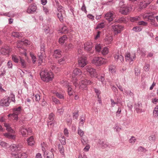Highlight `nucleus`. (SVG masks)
<instances>
[{
	"label": "nucleus",
	"mask_w": 158,
	"mask_h": 158,
	"mask_svg": "<svg viewBox=\"0 0 158 158\" xmlns=\"http://www.w3.org/2000/svg\"><path fill=\"white\" fill-rule=\"evenodd\" d=\"M7 98H9V99H10L12 101L14 102H15V95L12 93H11L9 97H7Z\"/></svg>",
	"instance_id": "37998d69"
},
{
	"label": "nucleus",
	"mask_w": 158,
	"mask_h": 158,
	"mask_svg": "<svg viewBox=\"0 0 158 158\" xmlns=\"http://www.w3.org/2000/svg\"><path fill=\"white\" fill-rule=\"evenodd\" d=\"M27 141L29 145L32 146L35 143L33 137L31 136L27 139Z\"/></svg>",
	"instance_id": "393cba45"
},
{
	"label": "nucleus",
	"mask_w": 158,
	"mask_h": 158,
	"mask_svg": "<svg viewBox=\"0 0 158 158\" xmlns=\"http://www.w3.org/2000/svg\"><path fill=\"white\" fill-rule=\"evenodd\" d=\"M105 24L104 23H101L98 24L96 27V29L102 28L104 27Z\"/></svg>",
	"instance_id": "6e6d98bb"
},
{
	"label": "nucleus",
	"mask_w": 158,
	"mask_h": 158,
	"mask_svg": "<svg viewBox=\"0 0 158 158\" xmlns=\"http://www.w3.org/2000/svg\"><path fill=\"white\" fill-rule=\"evenodd\" d=\"M12 59L13 61L15 63H18L19 61V58L16 56L13 55L12 56Z\"/></svg>",
	"instance_id": "4d7b16f0"
},
{
	"label": "nucleus",
	"mask_w": 158,
	"mask_h": 158,
	"mask_svg": "<svg viewBox=\"0 0 158 158\" xmlns=\"http://www.w3.org/2000/svg\"><path fill=\"white\" fill-rule=\"evenodd\" d=\"M61 55V51L59 49H56L54 51L53 56L56 58L60 57Z\"/></svg>",
	"instance_id": "412c9836"
},
{
	"label": "nucleus",
	"mask_w": 158,
	"mask_h": 158,
	"mask_svg": "<svg viewBox=\"0 0 158 158\" xmlns=\"http://www.w3.org/2000/svg\"><path fill=\"white\" fill-rule=\"evenodd\" d=\"M55 95L58 98L60 99L64 98V96L63 94H60L58 92H56L55 94Z\"/></svg>",
	"instance_id": "680f3d73"
},
{
	"label": "nucleus",
	"mask_w": 158,
	"mask_h": 158,
	"mask_svg": "<svg viewBox=\"0 0 158 158\" xmlns=\"http://www.w3.org/2000/svg\"><path fill=\"white\" fill-rule=\"evenodd\" d=\"M0 145L2 147L6 148L9 146V145L8 144L3 141H1L0 142Z\"/></svg>",
	"instance_id": "ea45409f"
},
{
	"label": "nucleus",
	"mask_w": 158,
	"mask_h": 158,
	"mask_svg": "<svg viewBox=\"0 0 158 158\" xmlns=\"http://www.w3.org/2000/svg\"><path fill=\"white\" fill-rule=\"evenodd\" d=\"M148 20L151 22V24L152 25H154L155 26H157V24L156 23L155 18H151L150 17V18H149Z\"/></svg>",
	"instance_id": "58836bf2"
},
{
	"label": "nucleus",
	"mask_w": 158,
	"mask_h": 158,
	"mask_svg": "<svg viewBox=\"0 0 158 158\" xmlns=\"http://www.w3.org/2000/svg\"><path fill=\"white\" fill-rule=\"evenodd\" d=\"M57 10L58 12H61L63 13L65 11L64 10L63 7L61 5H58L57 7Z\"/></svg>",
	"instance_id": "09e8293b"
},
{
	"label": "nucleus",
	"mask_w": 158,
	"mask_h": 158,
	"mask_svg": "<svg viewBox=\"0 0 158 158\" xmlns=\"http://www.w3.org/2000/svg\"><path fill=\"white\" fill-rule=\"evenodd\" d=\"M125 92L128 95H129L131 97L134 96L133 93L131 91V90H125Z\"/></svg>",
	"instance_id": "864d4df0"
},
{
	"label": "nucleus",
	"mask_w": 158,
	"mask_h": 158,
	"mask_svg": "<svg viewBox=\"0 0 158 158\" xmlns=\"http://www.w3.org/2000/svg\"><path fill=\"white\" fill-rule=\"evenodd\" d=\"M114 56L115 60L119 62H122L123 61V56L119 54L118 52L114 54Z\"/></svg>",
	"instance_id": "f3484780"
},
{
	"label": "nucleus",
	"mask_w": 158,
	"mask_h": 158,
	"mask_svg": "<svg viewBox=\"0 0 158 158\" xmlns=\"http://www.w3.org/2000/svg\"><path fill=\"white\" fill-rule=\"evenodd\" d=\"M86 70L92 77H98V73L96 70L90 66H86Z\"/></svg>",
	"instance_id": "423d86ee"
},
{
	"label": "nucleus",
	"mask_w": 158,
	"mask_h": 158,
	"mask_svg": "<svg viewBox=\"0 0 158 158\" xmlns=\"http://www.w3.org/2000/svg\"><path fill=\"white\" fill-rule=\"evenodd\" d=\"M13 158H21L22 153H18L17 152H13L11 154Z\"/></svg>",
	"instance_id": "c85d7f7f"
},
{
	"label": "nucleus",
	"mask_w": 158,
	"mask_h": 158,
	"mask_svg": "<svg viewBox=\"0 0 158 158\" xmlns=\"http://www.w3.org/2000/svg\"><path fill=\"white\" fill-rule=\"evenodd\" d=\"M95 48L96 51L100 52L101 49V45L100 44H97L95 46Z\"/></svg>",
	"instance_id": "bf43d9fd"
},
{
	"label": "nucleus",
	"mask_w": 158,
	"mask_h": 158,
	"mask_svg": "<svg viewBox=\"0 0 158 158\" xmlns=\"http://www.w3.org/2000/svg\"><path fill=\"white\" fill-rule=\"evenodd\" d=\"M130 21L132 22H135L136 21L141 20V17L140 16H136L135 17H130L129 18Z\"/></svg>",
	"instance_id": "7c9ffc66"
},
{
	"label": "nucleus",
	"mask_w": 158,
	"mask_h": 158,
	"mask_svg": "<svg viewBox=\"0 0 158 158\" xmlns=\"http://www.w3.org/2000/svg\"><path fill=\"white\" fill-rule=\"evenodd\" d=\"M85 117L83 116V115L81 116V118H80V121L79 123V126H83L84 124V123L85 122Z\"/></svg>",
	"instance_id": "79ce46f5"
},
{
	"label": "nucleus",
	"mask_w": 158,
	"mask_h": 158,
	"mask_svg": "<svg viewBox=\"0 0 158 158\" xmlns=\"http://www.w3.org/2000/svg\"><path fill=\"white\" fill-rule=\"evenodd\" d=\"M87 64L86 58L84 56L81 57L78 60V64L80 66L83 67Z\"/></svg>",
	"instance_id": "2eb2a0df"
},
{
	"label": "nucleus",
	"mask_w": 158,
	"mask_h": 158,
	"mask_svg": "<svg viewBox=\"0 0 158 158\" xmlns=\"http://www.w3.org/2000/svg\"><path fill=\"white\" fill-rule=\"evenodd\" d=\"M138 152H145L147 150L145 148H144L143 147H142V146H140L139 147L138 149Z\"/></svg>",
	"instance_id": "49530a36"
},
{
	"label": "nucleus",
	"mask_w": 158,
	"mask_h": 158,
	"mask_svg": "<svg viewBox=\"0 0 158 158\" xmlns=\"http://www.w3.org/2000/svg\"><path fill=\"white\" fill-rule=\"evenodd\" d=\"M77 133L81 137H83L84 135V131L79 127H78V129Z\"/></svg>",
	"instance_id": "e433bc0d"
},
{
	"label": "nucleus",
	"mask_w": 158,
	"mask_h": 158,
	"mask_svg": "<svg viewBox=\"0 0 158 158\" xmlns=\"http://www.w3.org/2000/svg\"><path fill=\"white\" fill-rule=\"evenodd\" d=\"M20 131L22 135L24 136H27V135L31 133L32 132L31 128H28L27 129L23 127H20Z\"/></svg>",
	"instance_id": "9d476101"
},
{
	"label": "nucleus",
	"mask_w": 158,
	"mask_h": 158,
	"mask_svg": "<svg viewBox=\"0 0 158 158\" xmlns=\"http://www.w3.org/2000/svg\"><path fill=\"white\" fill-rule=\"evenodd\" d=\"M81 73L82 72L81 70L78 68H76L73 70V73L72 74V77L73 78L72 80V81L75 87H76L78 85V83L77 79L73 78V77L77 75H80L81 74Z\"/></svg>",
	"instance_id": "20e7f679"
},
{
	"label": "nucleus",
	"mask_w": 158,
	"mask_h": 158,
	"mask_svg": "<svg viewBox=\"0 0 158 158\" xmlns=\"http://www.w3.org/2000/svg\"><path fill=\"white\" fill-rule=\"evenodd\" d=\"M131 10L132 8L131 7L126 6L118 9L119 12L124 15L128 14Z\"/></svg>",
	"instance_id": "6e6552de"
},
{
	"label": "nucleus",
	"mask_w": 158,
	"mask_h": 158,
	"mask_svg": "<svg viewBox=\"0 0 158 158\" xmlns=\"http://www.w3.org/2000/svg\"><path fill=\"white\" fill-rule=\"evenodd\" d=\"M67 88L69 94L70 96L72 95L73 92L71 86L69 85H68L67 86Z\"/></svg>",
	"instance_id": "a18cd8bd"
},
{
	"label": "nucleus",
	"mask_w": 158,
	"mask_h": 158,
	"mask_svg": "<svg viewBox=\"0 0 158 158\" xmlns=\"http://www.w3.org/2000/svg\"><path fill=\"white\" fill-rule=\"evenodd\" d=\"M12 36L14 37L19 38L22 37L23 35L21 33H19L17 32H13L12 33Z\"/></svg>",
	"instance_id": "f704fd0d"
},
{
	"label": "nucleus",
	"mask_w": 158,
	"mask_h": 158,
	"mask_svg": "<svg viewBox=\"0 0 158 158\" xmlns=\"http://www.w3.org/2000/svg\"><path fill=\"white\" fill-rule=\"evenodd\" d=\"M98 144H99L100 147L103 149L105 148L108 147H110L109 144L102 140H99Z\"/></svg>",
	"instance_id": "b1692460"
},
{
	"label": "nucleus",
	"mask_w": 158,
	"mask_h": 158,
	"mask_svg": "<svg viewBox=\"0 0 158 158\" xmlns=\"http://www.w3.org/2000/svg\"><path fill=\"white\" fill-rule=\"evenodd\" d=\"M34 97L35 98V101L37 102L39 101L40 99V96L39 94L35 95L34 97H33V98H34Z\"/></svg>",
	"instance_id": "338daca9"
},
{
	"label": "nucleus",
	"mask_w": 158,
	"mask_h": 158,
	"mask_svg": "<svg viewBox=\"0 0 158 158\" xmlns=\"http://www.w3.org/2000/svg\"><path fill=\"white\" fill-rule=\"evenodd\" d=\"M52 101L53 102L55 103L56 104H58L60 103V102L56 98L54 97H52Z\"/></svg>",
	"instance_id": "69168bd1"
},
{
	"label": "nucleus",
	"mask_w": 158,
	"mask_h": 158,
	"mask_svg": "<svg viewBox=\"0 0 158 158\" xmlns=\"http://www.w3.org/2000/svg\"><path fill=\"white\" fill-rule=\"evenodd\" d=\"M125 57L126 61L130 63L135 60V54H130L129 53L127 52L126 53Z\"/></svg>",
	"instance_id": "1a4fd4ad"
},
{
	"label": "nucleus",
	"mask_w": 158,
	"mask_h": 158,
	"mask_svg": "<svg viewBox=\"0 0 158 158\" xmlns=\"http://www.w3.org/2000/svg\"><path fill=\"white\" fill-rule=\"evenodd\" d=\"M44 156L45 158H54V154L52 152H44Z\"/></svg>",
	"instance_id": "4be33fe9"
},
{
	"label": "nucleus",
	"mask_w": 158,
	"mask_h": 158,
	"mask_svg": "<svg viewBox=\"0 0 158 158\" xmlns=\"http://www.w3.org/2000/svg\"><path fill=\"white\" fill-rule=\"evenodd\" d=\"M19 58L20 63H21L22 67L23 68H26L27 65L24 60L19 56Z\"/></svg>",
	"instance_id": "2f4dec72"
},
{
	"label": "nucleus",
	"mask_w": 158,
	"mask_h": 158,
	"mask_svg": "<svg viewBox=\"0 0 158 158\" xmlns=\"http://www.w3.org/2000/svg\"><path fill=\"white\" fill-rule=\"evenodd\" d=\"M4 124V126L6 127V130L8 131L11 132L12 133H15V131L11 128L9 124L6 123Z\"/></svg>",
	"instance_id": "cd10ccee"
},
{
	"label": "nucleus",
	"mask_w": 158,
	"mask_h": 158,
	"mask_svg": "<svg viewBox=\"0 0 158 158\" xmlns=\"http://www.w3.org/2000/svg\"><path fill=\"white\" fill-rule=\"evenodd\" d=\"M156 137L155 135H152L149 137V139L151 142H154L155 141Z\"/></svg>",
	"instance_id": "13d9d810"
},
{
	"label": "nucleus",
	"mask_w": 158,
	"mask_h": 158,
	"mask_svg": "<svg viewBox=\"0 0 158 158\" xmlns=\"http://www.w3.org/2000/svg\"><path fill=\"white\" fill-rule=\"evenodd\" d=\"M124 2L123 0H121L120 2L119 3V8H122V7L125 6H126V5L124 4Z\"/></svg>",
	"instance_id": "e2e57ef3"
},
{
	"label": "nucleus",
	"mask_w": 158,
	"mask_h": 158,
	"mask_svg": "<svg viewBox=\"0 0 158 158\" xmlns=\"http://www.w3.org/2000/svg\"><path fill=\"white\" fill-rule=\"evenodd\" d=\"M66 57L64 56L63 57V58L59 59L58 60V62L60 63V64H62L64 63L65 61L66 60Z\"/></svg>",
	"instance_id": "de8ad7c7"
},
{
	"label": "nucleus",
	"mask_w": 158,
	"mask_h": 158,
	"mask_svg": "<svg viewBox=\"0 0 158 158\" xmlns=\"http://www.w3.org/2000/svg\"><path fill=\"white\" fill-rule=\"evenodd\" d=\"M59 150L60 152L62 154H63L64 152V148L63 146H60L59 147Z\"/></svg>",
	"instance_id": "0e129e2a"
},
{
	"label": "nucleus",
	"mask_w": 158,
	"mask_h": 158,
	"mask_svg": "<svg viewBox=\"0 0 158 158\" xmlns=\"http://www.w3.org/2000/svg\"><path fill=\"white\" fill-rule=\"evenodd\" d=\"M54 114L53 113H51L49 114L48 119V122L53 121Z\"/></svg>",
	"instance_id": "c03bdc74"
},
{
	"label": "nucleus",
	"mask_w": 158,
	"mask_h": 158,
	"mask_svg": "<svg viewBox=\"0 0 158 158\" xmlns=\"http://www.w3.org/2000/svg\"><path fill=\"white\" fill-rule=\"evenodd\" d=\"M136 139L134 136H132L129 140L130 143L133 144L135 142Z\"/></svg>",
	"instance_id": "3c124183"
},
{
	"label": "nucleus",
	"mask_w": 158,
	"mask_h": 158,
	"mask_svg": "<svg viewBox=\"0 0 158 158\" xmlns=\"http://www.w3.org/2000/svg\"><path fill=\"white\" fill-rule=\"evenodd\" d=\"M138 24L139 25H142L143 26H147L148 24L147 22L143 21L139 22Z\"/></svg>",
	"instance_id": "052dcab7"
},
{
	"label": "nucleus",
	"mask_w": 158,
	"mask_h": 158,
	"mask_svg": "<svg viewBox=\"0 0 158 158\" xmlns=\"http://www.w3.org/2000/svg\"><path fill=\"white\" fill-rule=\"evenodd\" d=\"M153 114L154 117L156 118L158 116V106H156L154 108Z\"/></svg>",
	"instance_id": "473e14b6"
},
{
	"label": "nucleus",
	"mask_w": 158,
	"mask_h": 158,
	"mask_svg": "<svg viewBox=\"0 0 158 158\" xmlns=\"http://www.w3.org/2000/svg\"><path fill=\"white\" fill-rule=\"evenodd\" d=\"M109 71L110 73L114 74L116 72V67L114 65H111L109 66Z\"/></svg>",
	"instance_id": "a878e982"
},
{
	"label": "nucleus",
	"mask_w": 158,
	"mask_h": 158,
	"mask_svg": "<svg viewBox=\"0 0 158 158\" xmlns=\"http://www.w3.org/2000/svg\"><path fill=\"white\" fill-rule=\"evenodd\" d=\"M113 40V38L111 36H106L104 39V43L106 45L111 43Z\"/></svg>",
	"instance_id": "5701e85b"
},
{
	"label": "nucleus",
	"mask_w": 158,
	"mask_h": 158,
	"mask_svg": "<svg viewBox=\"0 0 158 158\" xmlns=\"http://www.w3.org/2000/svg\"><path fill=\"white\" fill-rule=\"evenodd\" d=\"M30 44V42L27 40H25L23 41H21L19 42H18L17 44V47L18 48H21L22 46H21L23 44H24L26 45L29 44Z\"/></svg>",
	"instance_id": "bb28decb"
},
{
	"label": "nucleus",
	"mask_w": 158,
	"mask_h": 158,
	"mask_svg": "<svg viewBox=\"0 0 158 158\" xmlns=\"http://www.w3.org/2000/svg\"><path fill=\"white\" fill-rule=\"evenodd\" d=\"M55 123L54 121H49L48 122V126L50 128H52L54 127Z\"/></svg>",
	"instance_id": "603ef678"
},
{
	"label": "nucleus",
	"mask_w": 158,
	"mask_h": 158,
	"mask_svg": "<svg viewBox=\"0 0 158 158\" xmlns=\"http://www.w3.org/2000/svg\"><path fill=\"white\" fill-rule=\"evenodd\" d=\"M59 140L62 144L65 145V139L64 136L61 135L59 137Z\"/></svg>",
	"instance_id": "4c0bfd02"
},
{
	"label": "nucleus",
	"mask_w": 158,
	"mask_h": 158,
	"mask_svg": "<svg viewBox=\"0 0 158 158\" xmlns=\"http://www.w3.org/2000/svg\"><path fill=\"white\" fill-rule=\"evenodd\" d=\"M21 108L20 107L18 108H14L13 109L14 113L13 114H10L8 115V117L12 116L14 118V119L16 120L18 119V115L20 113Z\"/></svg>",
	"instance_id": "0eeeda50"
},
{
	"label": "nucleus",
	"mask_w": 158,
	"mask_h": 158,
	"mask_svg": "<svg viewBox=\"0 0 158 158\" xmlns=\"http://www.w3.org/2000/svg\"><path fill=\"white\" fill-rule=\"evenodd\" d=\"M142 30V28L140 27H135L133 28V31L135 32H139L141 31Z\"/></svg>",
	"instance_id": "8fccbe9b"
},
{
	"label": "nucleus",
	"mask_w": 158,
	"mask_h": 158,
	"mask_svg": "<svg viewBox=\"0 0 158 158\" xmlns=\"http://www.w3.org/2000/svg\"><path fill=\"white\" fill-rule=\"evenodd\" d=\"M10 102L9 98L5 97L0 100V104L2 106H7L9 105Z\"/></svg>",
	"instance_id": "4468645a"
},
{
	"label": "nucleus",
	"mask_w": 158,
	"mask_h": 158,
	"mask_svg": "<svg viewBox=\"0 0 158 158\" xmlns=\"http://www.w3.org/2000/svg\"><path fill=\"white\" fill-rule=\"evenodd\" d=\"M67 27L66 26H63L61 28V32L62 33H67Z\"/></svg>",
	"instance_id": "5fc2aeb1"
},
{
	"label": "nucleus",
	"mask_w": 158,
	"mask_h": 158,
	"mask_svg": "<svg viewBox=\"0 0 158 158\" xmlns=\"http://www.w3.org/2000/svg\"><path fill=\"white\" fill-rule=\"evenodd\" d=\"M109 52L108 49L107 47L104 48L102 51V54L103 55H106Z\"/></svg>",
	"instance_id": "a19ab883"
},
{
	"label": "nucleus",
	"mask_w": 158,
	"mask_h": 158,
	"mask_svg": "<svg viewBox=\"0 0 158 158\" xmlns=\"http://www.w3.org/2000/svg\"><path fill=\"white\" fill-rule=\"evenodd\" d=\"M45 46L44 44H42L40 46V52H38V55L39 56V63L41 64L43 62V59L46 57L45 51Z\"/></svg>",
	"instance_id": "f03ea898"
},
{
	"label": "nucleus",
	"mask_w": 158,
	"mask_h": 158,
	"mask_svg": "<svg viewBox=\"0 0 158 158\" xmlns=\"http://www.w3.org/2000/svg\"><path fill=\"white\" fill-rule=\"evenodd\" d=\"M105 19L109 22L112 21L114 18V15L113 13L109 12L105 14Z\"/></svg>",
	"instance_id": "dca6fc26"
},
{
	"label": "nucleus",
	"mask_w": 158,
	"mask_h": 158,
	"mask_svg": "<svg viewBox=\"0 0 158 158\" xmlns=\"http://www.w3.org/2000/svg\"><path fill=\"white\" fill-rule=\"evenodd\" d=\"M40 75L42 80L47 82L52 80L54 77L53 73L47 69L42 71Z\"/></svg>",
	"instance_id": "f257e3e1"
},
{
	"label": "nucleus",
	"mask_w": 158,
	"mask_h": 158,
	"mask_svg": "<svg viewBox=\"0 0 158 158\" xmlns=\"http://www.w3.org/2000/svg\"><path fill=\"white\" fill-rule=\"evenodd\" d=\"M22 146L21 145H16L13 144L10 146V149L12 151H17L20 150Z\"/></svg>",
	"instance_id": "6ab92c4d"
},
{
	"label": "nucleus",
	"mask_w": 158,
	"mask_h": 158,
	"mask_svg": "<svg viewBox=\"0 0 158 158\" xmlns=\"http://www.w3.org/2000/svg\"><path fill=\"white\" fill-rule=\"evenodd\" d=\"M123 27L121 25H114L112 26V30L115 34L120 33L123 30Z\"/></svg>",
	"instance_id": "ddd939ff"
},
{
	"label": "nucleus",
	"mask_w": 158,
	"mask_h": 158,
	"mask_svg": "<svg viewBox=\"0 0 158 158\" xmlns=\"http://www.w3.org/2000/svg\"><path fill=\"white\" fill-rule=\"evenodd\" d=\"M36 10L37 6L31 4L28 7L27 12L29 14H31L35 11Z\"/></svg>",
	"instance_id": "a211bd4d"
},
{
	"label": "nucleus",
	"mask_w": 158,
	"mask_h": 158,
	"mask_svg": "<svg viewBox=\"0 0 158 158\" xmlns=\"http://www.w3.org/2000/svg\"><path fill=\"white\" fill-rule=\"evenodd\" d=\"M149 65L148 64H145L144 67V70L146 71H148L149 70Z\"/></svg>",
	"instance_id": "774afa93"
},
{
	"label": "nucleus",
	"mask_w": 158,
	"mask_h": 158,
	"mask_svg": "<svg viewBox=\"0 0 158 158\" xmlns=\"http://www.w3.org/2000/svg\"><path fill=\"white\" fill-rule=\"evenodd\" d=\"M65 11H64L63 13L61 12H58L57 14V16L60 20V21L62 22L63 21L64 16L65 15Z\"/></svg>",
	"instance_id": "c756f323"
},
{
	"label": "nucleus",
	"mask_w": 158,
	"mask_h": 158,
	"mask_svg": "<svg viewBox=\"0 0 158 158\" xmlns=\"http://www.w3.org/2000/svg\"><path fill=\"white\" fill-rule=\"evenodd\" d=\"M115 21L118 23H124L126 22L125 19L123 17L119 18L118 19H116Z\"/></svg>",
	"instance_id": "c9c22d12"
},
{
	"label": "nucleus",
	"mask_w": 158,
	"mask_h": 158,
	"mask_svg": "<svg viewBox=\"0 0 158 158\" xmlns=\"http://www.w3.org/2000/svg\"><path fill=\"white\" fill-rule=\"evenodd\" d=\"M92 44L90 42H88L84 44V49L87 52H90L91 54L93 53L94 51L92 50Z\"/></svg>",
	"instance_id": "9b49d317"
},
{
	"label": "nucleus",
	"mask_w": 158,
	"mask_h": 158,
	"mask_svg": "<svg viewBox=\"0 0 158 158\" xmlns=\"http://www.w3.org/2000/svg\"><path fill=\"white\" fill-rule=\"evenodd\" d=\"M1 53L4 55H8L10 51V48L8 47H5L1 49Z\"/></svg>",
	"instance_id": "aec40b11"
},
{
	"label": "nucleus",
	"mask_w": 158,
	"mask_h": 158,
	"mask_svg": "<svg viewBox=\"0 0 158 158\" xmlns=\"http://www.w3.org/2000/svg\"><path fill=\"white\" fill-rule=\"evenodd\" d=\"M91 83V81L86 80L85 79L83 78L81 80L79 84V87L82 89H86V85Z\"/></svg>",
	"instance_id": "39448f33"
},
{
	"label": "nucleus",
	"mask_w": 158,
	"mask_h": 158,
	"mask_svg": "<svg viewBox=\"0 0 158 158\" xmlns=\"http://www.w3.org/2000/svg\"><path fill=\"white\" fill-rule=\"evenodd\" d=\"M106 62L105 59L99 57H95L92 60V63L97 66H101L102 64H105Z\"/></svg>",
	"instance_id": "7ed1b4c3"
},
{
	"label": "nucleus",
	"mask_w": 158,
	"mask_h": 158,
	"mask_svg": "<svg viewBox=\"0 0 158 158\" xmlns=\"http://www.w3.org/2000/svg\"><path fill=\"white\" fill-rule=\"evenodd\" d=\"M67 38L65 35H64L59 39V41L60 44H64Z\"/></svg>",
	"instance_id": "72a5a7b5"
},
{
	"label": "nucleus",
	"mask_w": 158,
	"mask_h": 158,
	"mask_svg": "<svg viewBox=\"0 0 158 158\" xmlns=\"http://www.w3.org/2000/svg\"><path fill=\"white\" fill-rule=\"evenodd\" d=\"M135 108L138 113H140L144 112V110L142 109V104L140 102H138L135 104Z\"/></svg>",
	"instance_id": "f8f14e48"
}]
</instances>
